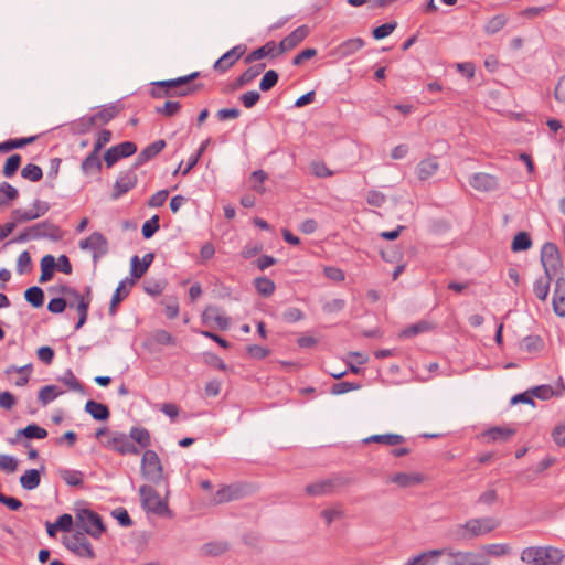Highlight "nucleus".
<instances>
[{"label": "nucleus", "mask_w": 565, "mask_h": 565, "mask_svg": "<svg viewBox=\"0 0 565 565\" xmlns=\"http://www.w3.org/2000/svg\"><path fill=\"white\" fill-rule=\"evenodd\" d=\"M563 559V552L553 546H531L521 553V561L533 565H559Z\"/></svg>", "instance_id": "obj_1"}, {"label": "nucleus", "mask_w": 565, "mask_h": 565, "mask_svg": "<svg viewBox=\"0 0 565 565\" xmlns=\"http://www.w3.org/2000/svg\"><path fill=\"white\" fill-rule=\"evenodd\" d=\"M66 307H67V300L62 297L53 298L47 303V310L54 315L62 313Z\"/></svg>", "instance_id": "obj_64"}, {"label": "nucleus", "mask_w": 565, "mask_h": 565, "mask_svg": "<svg viewBox=\"0 0 565 565\" xmlns=\"http://www.w3.org/2000/svg\"><path fill=\"white\" fill-rule=\"evenodd\" d=\"M140 472L145 480L152 484H160L164 479V471L158 454L152 449H146L142 454Z\"/></svg>", "instance_id": "obj_2"}, {"label": "nucleus", "mask_w": 565, "mask_h": 565, "mask_svg": "<svg viewBox=\"0 0 565 565\" xmlns=\"http://www.w3.org/2000/svg\"><path fill=\"white\" fill-rule=\"evenodd\" d=\"M391 481L402 488H407L419 484L423 481V477L419 473L398 472L392 477Z\"/></svg>", "instance_id": "obj_34"}, {"label": "nucleus", "mask_w": 565, "mask_h": 565, "mask_svg": "<svg viewBox=\"0 0 565 565\" xmlns=\"http://www.w3.org/2000/svg\"><path fill=\"white\" fill-rule=\"evenodd\" d=\"M278 46L275 41H268L263 46L252 51L247 56H245L244 62L246 64H252L255 61H259L265 57H277L280 53L277 52Z\"/></svg>", "instance_id": "obj_21"}, {"label": "nucleus", "mask_w": 565, "mask_h": 565, "mask_svg": "<svg viewBox=\"0 0 565 565\" xmlns=\"http://www.w3.org/2000/svg\"><path fill=\"white\" fill-rule=\"evenodd\" d=\"M137 169L138 168H135V164H132L128 170L119 172L110 194L113 200H118L137 185Z\"/></svg>", "instance_id": "obj_6"}, {"label": "nucleus", "mask_w": 565, "mask_h": 565, "mask_svg": "<svg viewBox=\"0 0 565 565\" xmlns=\"http://www.w3.org/2000/svg\"><path fill=\"white\" fill-rule=\"evenodd\" d=\"M228 546L224 542H211L202 546V553L207 556H218L227 551Z\"/></svg>", "instance_id": "obj_51"}, {"label": "nucleus", "mask_w": 565, "mask_h": 565, "mask_svg": "<svg viewBox=\"0 0 565 565\" xmlns=\"http://www.w3.org/2000/svg\"><path fill=\"white\" fill-rule=\"evenodd\" d=\"M159 216L153 215L150 220L146 221L142 225L141 233L145 238H150L159 230Z\"/></svg>", "instance_id": "obj_58"}, {"label": "nucleus", "mask_w": 565, "mask_h": 565, "mask_svg": "<svg viewBox=\"0 0 565 565\" xmlns=\"http://www.w3.org/2000/svg\"><path fill=\"white\" fill-rule=\"evenodd\" d=\"M20 164H21V156L18 153L11 154L6 160V163L3 166V170H2L3 174L7 178L13 177L15 174V172L18 171Z\"/></svg>", "instance_id": "obj_50"}, {"label": "nucleus", "mask_w": 565, "mask_h": 565, "mask_svg": "<svg viewBox=\"0 0 565 565\" xmlns=\"http://www.w3.org/2000/svg\"><path fill=\"white\" fill-rule=\"evenodd\" d=\"M202 320L204 323L214 321L221 329H227L230 326V319L218 312V308L209 306L202 313Z\"/></svg>", "instance_id": "obj_27"}, {"label": "nucleus", "mask_w": 565, "mask_h": 565, "mask_svg": "<svg viewBox=\"0 0 565 565\" xmlns=\"http://www.w3.org/2000/svg\"><path fill=\"white\" fill-rule=\"evenodd\" d=\"M57 381L67 386L70 391L84 393L83 384L76 379L71 369H67L61 376H58Z\"/></svg>", "instance_id": "obj_37"}, {"label": "nucleus", "mask_w": 565, "mask_h": 565, "mask_svg": "<svg viewBox=\"0 0 565 565\" xmlns=\"http://www.w3.org/2000/svg\"><path fill=\"white\" fill-rule=\"evenodd\" d=\"M36 139L35 136L25 138L8 139L4 142H0V152H9L13 149L23 148L26 145L32 143Z\"/></svg>", "instance_id": "obj_39"}, {"label": "nucleus", "mask_w": 565, "mask_h": 565, "mask_svg": "<svg viewBox=\"0 0 565 565\" xmlns=\"http://www.w3.org/2000/svg\"><path fill=\"white\" fill-rule=\"evenodd\" d=\"M254 286L258 294L264 297H269L274 294L276 286L275 282L267 277H258L254 280Z\"/></svg>", "instance_id": "obj_43"}, {"label": "nucleus", "mask_w": 565, "mask_h": 565, "mask_svg": "<svg viewBox=\"0 0 565 565\" xmlns=\"http://www.w3.org/2000/svg\"><path fill=\"white\" fill-rule=\"evenodd\" d=\"M279 75L275 70H268L263 75V78L259 83V89L262 92H268L278 82Z\"/></svg>", "instance_id": "obj_49"}, {"label": "nucleus", "mask_w": 565, "mask_h": 565, "mask_svg": "<svg viewBox=\"0 0 565 565\" xmlns=\"http://www.w3.org/2000/svg\"><path fill=\"white\" fill-rule=\"evenodd\" d=\"M56 268V262L54 256L45 255L41 259V275L39 277V282L45 284L52 279L54 275V270Z\"/></svg>", "instance_id": "obj_30"}, {"label": "nucleus", "mask_w": 565, "mask_h": 565, "mask_svg": "<svg viewBox=\"0 0 565 565\" xmlns=\"http://www.w3.org/2000/svg\"><path fill=\"white\" fill-rule=\"evenodd\" d=\"M42 237H49L53 241H56L60 237L58 228L46 221L36 223L22 231L13 239L7 242L4 247L10 244H23Z\"/></svg>", "instance_id": "obj_3"}, {"label": "nucleus", "mask_w": 565, "mask_h": 565, "mask_svg": "<svg viewBox=\"0 0 565 565\" xmlns=\"http://www.w3.org/2000/svg\"><path fill=\"white\" fill-rule=\"evenodd\" d=\"M514 435L515 429L501 426L491 427L482 434L488 443H504Z\"/></svg>", "instance_id": "obj_24"}, {"label": "nucleus", "mask_w": 565, "mask_h": 565, "mask_svg": "<svg viewBox=\"0 0 565 565\" xmlns=\"http://www.w3.org/2000/svg\"><path fill=\"white\" fill-rule=\"evenodd\" d=\"M483 555L494 558H500L504 556H509L512 554V547L508 543H492V544H486L481 547Z\"/></svg>", "instance_id": "obj_26"}, {"label": "nucleus", "mask_w": 565, "mask_h": 565, "mask_svg": "<svg viewBox=\"0 0 565 565\" xmlns=\"http://www.w3.org/2000/svg\"><path fill=\"white\" fill-rule=\"evenodd\" d=\"M443 555H446V547L438 550H429L418 554L419 557H423L420 558L422 565H436L438 558Z\"/></svg>", "instance_id": "obj_46"}, {"label": "nucleus", "mask_w": 565, "mask_h": 565, "mask_svg": "<svg viewBox=\"0 0 565 565\" xmlns=\"http://www.w3.org/2000/svg\"><path fill=\"white\" fill-rule=\"evenodd\" d=\"M134 285V279H129L128 277L119 282L109 303L108 311L110 316L116 315L118 305L129 296L130 289Z\"/></svg>", "instance_id": "obj_18"}, {"label": "nucleus", "mask_w": 565, "mask_h": 565, "mask_svg": "<svg viewBox=\"0 0 565 565\" xmlns=\"http://www.w3.org/2000/svg\"><path fill=\"white\" fill-rule=\"evenodd\" d=\"M85 412H87L94 419L100 422L107 420L110 416V412L105 404L93 399L86 402Z\"/></svg>", "instance_id": "obj_28"}, {"label": "nucleus", "mask_w": 565, "mask_h": 565, "mask_svg": "<svg viewBox=\"0 0 565 565\" xmlns=\"http://www.w3.org/2000/svg\"><path fill=\"white\" fill-rule=\"evenodd\" d=\"M129 437L137 443L140 448H148L151 446V436L145 427L134 426L130 428Z\"/></svg>", "instance_id": "obj_35"}, {"label": "nucleus", "mask_w": 565, "mask_h": 565, "mask_svg": "<svg viewBox=\"0 0 565 565\" xmlns=\"http://www.w3.org/2000/svg\"><path fill=\"white\" fill-rule=\"evenodd\" d=\"M430 328L431 326L429 322L422 320L402 330L399 335L402 338H412L429 331Z\"/></svg>", "instance_id": "obj_44"}, {"label": "nucleus", "mask_w": 565, "mask_h": 565, "mask_svg": "<svg viewBox=\"0 0 565 565\" xmlns=\"http://www.w3.org/2000/svg\"><path fill=\"white\" fill-rule=\"evenodd\" d=\"M137 152V146L132 141H124L110 147L104 153L107 168L115 166L120 159L128 158Z\"/></svg>", "instance_id": "obj_11"}, {"label": "nucleus", "mask_w": 565, "mask_h": 565, "mask_svg": "<svg viewBox=\"0 0 565 565\" xmlns=\"http://www.w3.org/2000/svg\"><path fill=\"white\" fill-rule=\"evenodd\" d=\"M448 537L457 542L470 541L469 532L466 530V522L451 526L448 530Z\"/></svg>", "instance_id": "obj_48"}, {"label": "nucleus", "mask_w": 565, "mask_h": 565, "mask_svg": "<svg viewBox=\"0 0 565 565\" xmlns=\"http://www.w3.org/2000/svg\"><path fill=\"white\" fill-rule=\"evenodd\" d=\"M21 177L23 179H26L32 182H38L43 177V171L41 167L33 163H28L22 170H21Z\"/></svg>", "instance_id": "obj_47"}, {"label": "nucleus", "mask_w": 565, "mask_h": 565, "mask_svg": "<svg viewBox=\"0 0 565 565\" xmlns=\"http://www.w3.org/2000/svg\"><path fill=\"white\" fill-rule=\"evenodd\" d=\"M61 291L70 298L77 299L76 311L78 315V321L75 324V330L81 329L87 321L88 310L90 306V298L85 299L84 296L73 287L62 286Z\"/></svg>", "instance_id": "obj_12"}, {"label": "nucleus", "mask_w": 565, "mask_h": 565, "mask_svg": "<svg viewBox=\"0 0 565 565\" xmlns=\"http://www.w3.org/2000/svg\"><path fill=\"white\" fill-rule=\"evenodd\" d=\"M108 447L114 449L120 455H139L140 448L137 447L124 433L116 434L109 441Z\"/></svg>", "instance_id": "obj_15"}, {"label": "nucleus", "mask_w": 565, "mask_h": 565, "mask_svg": "<svg viewBox=\"0 0 565 565\" xmlns=\"http://www.w3.org/2000/svg\"><path fill=\"white\" fill-rule=\"evenodd\" d=\"M438 170L436 158H427L417 164V175L420 180H427Z\"/></svg>", "instance_id": "obj_33"}, {"label": "nucleus", "mask_w": 565, "mask_h": 565, "mask_svg": "<svg viewBox=\"0 0 565 565\" xmlns=\"http://www.w3.org/2000/svg\"><path fill=\"white\" fill-rule=\"evenodd\" d=\"M469 183L475 190L482 192L494 191L499 185L498 179L494 175L484 172L472 174Z\"/></svg>", "instance_id": "obj_17"}, {"label": "nucleus", "mask_w": 565, "mask_h": 565, "mask_svg": "<svg viewBox=\"0 0 565 565\" xmlns=\"http://www.w3.org/2000/svg\"><path fill=\"white\" fill-rule=\"evenodd\" d=\"M404 440H405L404 436L390 433V434H383V435H372V436L363 439V443H365V444L379 443V444H384L387 446H395V445L402 444Z\"/></svg>", "instance_id": "obj_31"}, {"label": "nucleus", "mask_w": 565, "mask_h": 565, "mask_svg": "<svg viewBox=\"0 0 565 565\" xmlns=\"http://www.w3.org/2000/svg\"><path fill=\"white\" fill-rule=\"evenodd\" d=\"M63 543L68 551L79 557L87 559L96 558L94 548L83 532L75 533L72 537L65 539Z\"/></svg>", "instance_id": "obj_8"}, {"label": "nucleus", "mask_w": 565, "mask_h": 565, "mask_svg": "<svg viewBox=\"0 0 565 565\" xmlns=\"http://www.w3.org/2000/svg\"><path fill=\"white\" fill-rule=\"evenodd\" d=\"M365 45V42L362 38H353L343 41L341 44H339L334 51L333 54L338 56L339 58H347L353 54H355L358 51H360Z\"/></svg>", "instance_id": "obj_20"}, {"label": "nucleus", "mask_w": 565, "mask_h": 565, "mask_svg": "<svg viewBox=\"0 0 565 565\" xmlns=\"http://www.w3.org/2000/svg\"><path fill=\"white\" fill-rule=\"evenodd\" d=\"M335 481L332 479L321 480L315 483H310L306 487V492L309 495L318 497L331 493Z\"/></svg>", "instance_id": "obj_29"}, {"label": "nucleus", "mask_w": 565, "mask_h": 565, "mask_svg": "<svg viewBox=\"0 0 565 565\" xmlns=\"http://www.w3.org/2000/svg\"><path fill=\"white\" fill-rule=\"evenodd\" d=\"M260 99V94L256 90H249L239 96V100L246 108L254 107Z\"/></svg>", "instance_id": "obj_62"}, {"label": "nucleus", "mask_w": 565, "mask_h": 565, "mask_svg": "<svg viewBox=\"0 0 565 565\" xmlns=\"http://www.w3.org/2000/svg\"><path fill=\"white\" fill-rule=\"evenodd\" d=\"M106 244L105 236L99 232H94L87 238L79 242V247H103Z\"/></svg>", "instance_id": "obj_52"}, {"label": "nucleus", "mask_w": 565, "mask_h": 565, "mask_svg": "<svg viewBox=\"0 0 565 565\" xmlns=\"http://www.w3.org/2000/svg\"><path fill=\"white\" fill-rule=\"evenodd\" d=\"M446 555L451 557L447 565H490V559L482 553L455 551L446 547Z\"/></svg>", "instance_id": "obj_7"}, {"label": "nucleus", "mask_w": 565, "mask_h": 565, "mask_svg": "<svg viewBox=\"0 0 565 565\" xmlns=\"http://www.w3.org/2000/svg\"><path fill=\"white\" fill-rule=\"evenodd\" d=\"M397 26L396 22H387L373 29L372 35L375 40L388 36Z\"/></svg>", "instance_id": "obj_57"}, {"label": "nucleus", "mask_w": 565, "mask_h": 565, "mask_svg": "<svg viewBox=\"0 0 565 565\" xmlns=\"http://www.w3.org/2000/svg\"><path fill=\"white\" fill-rule=\"evenodd\" d=\"M246 489V486L239 483L224 486L215 493L214 502L218 504L241 499L247 493Z\"/></svg>", "instance_id": "obj_16"}, {"label": "nucleus", "mask_w": 565, "mask_h": 565, "mask_svg": "<svg viewBox=\"0 0 565 565\" xmlns=\"http://www.w3.org/2000/svg\"><path fill=\"white\" fill-rule=\"evenodd\" d=\"M58 475L71 487H81L83 484V472L79 470L63 468L58 470Z\"/></svg>", "instance_id": "obj_36"}, {"label": "nucleus", "mask_w": 565, "mask_h": 565, "mask_svg": "<svg viewBox=\"0 0 565 565\" xmlns=\"http://www.w3.org/2000/svg\"><path fill=\"white\" fill-rule=\"evenodd\" d=\"M25 300L34 308H40L44 303V292L38 286H32L24 291Z\"/></svg>", "instance_id": "obj_40"}, {"label": "nucleus", "mask_w": 565, "mask_h": 565, "mask_svg": "<svg viewBox=\"0 0 565 565\" xmlns=\"http://www.w3.org/2000/svg\"><path fill=\"white\" fill-rule=\"evenodd\" d=\"M17 435L24 436L28 439H43L47 436V431L36 424H30L25 428L18 430Z\"/></svg>", "instance_id": "obj_42"}, {"label": "nucleus", "mask_w": 565, "mask_h": 565, "mask_svg": "<svg viewBox=\"0 0 565 565\" xmlns=\"http://www.w3.org/2000/svg\"><path fill=\"white\" fill-rule=\"evenodd\" d=\"M11 218L15 222V225L19 223L28 222L38 218V213H34L33 210H21L15 209L11 213Z\"/></svg>", "instance_id": "obj_55"}, {"label": "nucleus", "mask_w": 565, "mask_h": 565, "mask_svg": "<svg viewBox=\"0 0 565 565\" xmlns=\"http://www.w3.org/2000/svg\"><path fill=\"white\" fill-rule=\"evenodd\" d=\"M99 152L93 149L87 157L82 161L81 170L84 174H93L100 172L103 168L102 160L99 158Z\"/></svg>", "instance_id": "obj_25"}, {"label": "nucleus", "mask_w": 565, "mask_h": 565, "mask_svg": "<svg viewBox=\"0 0 565 565\" xmlns=\"http://www.w3.org/2000/svg\"><path fill=\"white\" fill-rule=\"evenodd\" d=\"M310 33V29L307 25H300L294 30L290 34L285 36L278 44V53L282 54L295 49L301 43Z\"/></svg>", "instance_id": "obj_14"}, {"label": "nucleus", "mask_w": 565, "mask_h": 565, "mask_svg": "<svg viewBox=\"0 0 565 565\" xmlns=\"http://www.w3.org/2000/svg\"><path fill=\"white\" fill-rule=\"evenodd\" d=\"M32 270V260L29 252L24 249L17 260V273L23 275Z\"/></svg>", "instance_id": "obj_54"}, {"label": "nucleus", "mask_w": 565, "mask_h": 565, "mask_svg": "<svg viewBox=\"0 0 565 565\" xmlns=\"http://www.w3.org/2000/svg\"><path fill=\"white\" fill-rule=\"evenodd\" d=\"M554 278H550L545 275L544 278H539L534 282L533 292L540 300H545L550 292V282Z\"/></svg>", "instance_id": "obj_45"}, {"label": "nucleus", "mask_w": 565, "mask_h": 565, "mask_svg": "<svg viewBox=\"0 0 565 565\" xmlns=\"http://www.w3.org/2000/svg\"><path fill=\"white\" fill-rule=\"evenodd\" d=\"M359 388H361V384L360 383L339 382V383H335L331 387V393L334 394V395H341V394L348 393L350 391H355V390H359Z\"/></svg>", "instance_id": "obj_59"}, {"label": "nucleus", "mask_w": 565, "mask_h": 565, "mask_svg": "<svg viewBox=\"0 0 565 565\" xmlns=\"http://www.w3.org/2000/svg\"><path fill=\"white\" fill-rule=\"evenodd\" d=\"M76 518L83 531L95 539H99L106 531L100 515L93 510L83 509L77 513Z\"/></svg>", "instance_id": "obj_5"}, {"label": "nucleus", "mask_w": 565, "mask_h": 565, "mask_svg": "<svg viewBox=\"0 0 565 565\" xmlns=\"http://www.w3.org/2000/svg\"><path fill=\"white\" fill-rule=\"evenodd\" d=\"M167 143L163 139H159L150 145H148L145 149H142L137 156L134 164L135 168H140L154 157H157L164 148Z\"/></svg>", "instance_id": "obj_19"}, {"label": "nucleus", "mask_w": 565, "mask_h": 565, "mask_svg": "<svg viewBox=\"0 0 565 565\" xmlns=\"http://www.w3.org/2000/svg\"><path fill=\"white\" fill-rule=\"evenodd\" d=\"M553 309L559 317H565V279L557 277L553 294Z\"/></svg>", "instance_id": "obj_22"}, {"label": "nucleus", "mask_w": 565, "mask_h": 565, "mask_svg": "<svg viewBox=\"0 0 565 565\" xmlns=\"http://www.w3.org/2000/svg\"><path fill=\"white\" fill-rule=\"evenodd\" d=\"M246 52L245 44H238L225 52L213 65L218 73L228 71Z\"/></svg>", "instance_id": "obj_13"}, {"label": "nucleus", "mask_w": 565, "mask_h": 565, "mask_svg": "<svg viewBox=\"0 0 565 565\" xmlns=\"http://www.w3.org/2000/svg\"><path fill=\"white\" fill-rule=\"evenodd\" d=\"M113 516L118 521V523L124 527H129L132 525V520L129 516L128 512L124 508H117L111 512Z\"/></svg>", "instance_id": "obj_63"}, {"label": "nucleus", "mask_w": 565, "mask_h": 565, "mask_svg": "<svg viewBox=\"0 0 565 565\" xmlns=\"http://www.w3.org/2000/svg\"><path fill=\"white\" fill-rule=\"evenodd\" d=\"M61 394H63V391L58 390L56 385H45L39 391L38 398L39 402L45 406Z\"/></svg>", "instance_id": "obj_38"}, {"label": "nucleus", "mask_w": 565, "mask_h": 565, "mask_svg": "<svg viewBox=\"0 0 565 565\" xmlns=\"http://www.w3.org/2000/svg\"><path fill=\"white\" fill-rule=\"evenodd\" d=\"M139 497L141 505L146 511L157 515H166L170 513L168 504L161 499L159 492L149 484L139 487Z\"/></svg>", "instance_id": "obj_4"}, {"label": "nucleus", "mask_w": 565, "mask_h": 565, "mask_svg": "<svg viewBox=\"0 0 565 565\" xmlns=\"http://www.w3.org/2000/svg\"><path fill=\"white\" fill-rule=\"evenodd\" d=\"M41 475L38 469H29L20 477V484L24 490H34L40 486Z\"/></svg>", "instance_id": "obj_32"}, {"label": "nucleus", "mask_w": 565, "mask_h": 565, "mask_svg": "<svg viewBox=\"0 0 565 565\" xmlns=\"http://www.w3.org/2000/svg\"><path fill=\"white\" fill-rule=\"evenodd\" d=\"M499 525L500 522L490 516L473 518L466 521V530L469 532L471 540L494 531Z\"/></svg>", "instance_id": "obj_9"}, {"label": "nucleus", "mask_w": 565, "mask_h": 565, "mask_svg": "<svg viewBox=\"0 0 565 565\" xmlns=\"http://www.w3.org/2000/svg\"><path fill=\"white\" fill-rule=\"evenodd\" d=\"M181 109V104L179 102L167 100L163 106L157 107L156 111L158 114L164 115L167 117L174 116Z\"/></svg>", "instance_id": "obj_60"}, {"label": "nucleus", "mask_w": 565, "mask_h": 565, "mask_svg": "<svg viewBox=\"0 0 565 565\" xmlns=\"http://www.w3.org/2000/svg\"><path fill=\"white\" fill-rule=\"evenodd\" d=\"M531 394L539 399L547 401L554 396V390L551 385H539L531 388Z\"/></svg>", "instance_id": "obj_61"}, {"label": "nucleus", "mask_w": 565, "mask_h": 565, "mask_svg": "<svg viewBox=\"0 0 565 565\" xmlns=\"http://www.w3.org/2000/svg\"><path fill=\"white\" fill-rule=\"evenodd\" d=\"M148 270V267L145 266V264L141 263V259L135 255L131 257V262H130V275H131V278L130 279H134V282L141 278L146 271Z\"/></svg>", "instance_id": "obj_53"}, {"label": "nucleus", "mask_w": 565, "mask_h": 565, "mask_svg": "<svg viewBox=\"0 0 565 565\" xmlns=\"http://www.w3.org/2000/svg\"><path fill=\"white\" fill-rule=\"evenodd\" d=\"M543 347V341L537 335H529L525 337L521 342V348L527 352H535L541 350Z\"/></svg>", "instance_id": "obj_56"}, {"label": "nucleus", "mask_w": 565, "mask_h": 565, "mask_svg": "<svg viewBox=\"0 0 565 565\" xmlns=\"http://www.w3.org/2000/svg\"><path fill=\"white\" fill-rule=\"evenodd\" d=\"M541 262L547 277L555 278L556 280L557 277H563V263L559 249H541Z\"/></svg>", "instance_id": "obj_10"}, {"label": "nucleus", "mask_w": 565, "mask_h": 565, "mask_svg": "<svg viewBox=\"0 0 565 565\" xmlns=\"http://www.w3.org/2000/svg\"><path fill=\"white\" fill-rule=\"evenodd\" d=\"M507 23L508 18L504 14H497L486 23L483 30L488 35H493L501 31Z\"/></svg>", "instance_id": "obj_41"}, {"label": "nucleus", "mask_w": 565, "mask_h": 565, "mask_svg": "<svg viewBox=\"0 0 565 565\" xmlns=\"http://www.w3.org/2000/svg\"><path fill=\"white\" fill-rule=\"evenodd\" d=\"M381 256L387 263H396L392 274L393 279L396 280L397 277L404 271L406 265L403 262L402 249H381Z\"/></svg>", "instance_id": "obj_23"}]
</instances>
